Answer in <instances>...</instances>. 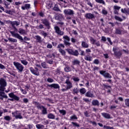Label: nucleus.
I'll return each mask as SVG.
<instances>
[{
	"label": "nucleus",
	"instance_id": "nucleus-21",
	"mask_svg": "<svg viewBox=\"0 0 129 129\" xmlns=\"http://www.w3.org/2000/svg\"><path fill=\"white\" fill-rule=\"evenodd\" d=\"M35 37L38 43H42L43 42V40H42V37H41V36L39 35H36Z\"/></svg>",
	"mask_w": 129,
	"mask_h": 129
},
{
	"label": "nucleus",
	"instance_id": "nucleus-31",
	"mask_svg": "<svg viewBox=\"0 0 129 129\" xmlns=\"http://www.w3.org/2000/svg\"><path fill=\"white\" fill-rule=\"evenodd\" d=\"M82 46L84 48H88V47H89V45H88V44H87V43H86L84 41H83L82 42Z\"/></svg>",
	"mask_w": 129,
	"mask_h": 129
},
{
	"label": "nucleus",
	"instance_id": "nucleus-30",
	"mask_svg": "<svg viewBox=\"0 0 129 129\" xmlns=\"http://www.w3.org/2000/svg\"><path fill=\"white\" fill-rule=\"evenodd\" d=\"M73 65H79L80 64V61L77 59H75L72 61Z\"/></svg>",
	"mask_w": 129,
	"mask_h": 129
},
{
	"label": "nucleus",
	"instance_id": "nucleus-25",
	"mask_svg": "<svg viewBox=\"0 0 129 129\" xmlns=\"http://www.w3.org/2000/svg\"><path fill=\"white\" fill-rule=\"evenodd\" d=\"M50 87H52L53 88H55V89H57L60 88V86L58 84H52L50 85Z\"/></svg>",
	"mask_w": 129,
	"mask_h": 129
},
{
	"label": "nucleus",
	"instance_id": "nucleus-58",
	"mask_svg": "<svg viewBox=\"0 0 129 129\" xmlns=\"http://www.w3.org/2000/svg\"><path fill=\"white\" fill-rule=\"evenodd\" d=\"M94 44L98 47H99V46H100V42H99V41H96V42H95Z\"/></svg>",
	"mask_w": 129,
	"mask_h": 129
},
{
	"label": "nucleus",
	"instance_id": "nucleus-60",
	"mask_svg": "<svg viewBox=\"0 0 129 129\" xmlns=\"http://www.w3.org/2000/svg\"><path fill=\"white\" fill-rule=\"evenodd\" d=\"M53 81H54V80H53V79H51V78H48L47 79V82H49V83H52L53 82Z\"/></svg>",
	"mask_w": 129,
	"mask_h": 129
},
{
	"label": "nucleus",
	"instance_id": "nucleus-36",
	"mask_svg": "<svg viewBox=\"0 0 129 129\" xmlns=\"http://www.w3.org/2000/svg\"><path fill=\"white\" fill-rule=\"evenodd\" d=\"M20 61L22 63V64L24 65L25 66H27V65H28V62L26 60H20Z\"/></svg>",
	"mask_w": 129,
	"mask_h": 129
},
{
	"label": "nucleus",
	"instance_id": "nucleus-37",
	"mask_svg": "<svg viewBox=\"0 0 129 129\" xmlns=\"http://www.w3.org/2000/svg\"><path fill=\"white\" fill-rule=\"evenodd\" d=\"M114 54L117 57H119V56H121V55H122V53H121V52L120 51H114Z\"/></svg>",
	"mask_w": 129,
	"mask_h": 129
},
{
	"label": "nucleus",
	"instance_id": "nucleus-51",
	"mask_svg": "<svg viewBox=\"0 0 129 129\" xmlns=\"http://www.w3.org/2000/svg\"><path fill=\"white\" fill-rule=\"evenodd\" d=\"M90 40L91 42H92V44H94L95 43V42H96V40L94 39V38L92 37H90Z\"/></svg>",
	"mask_w": 129,
	"mask_h": 129
},
{
	"label": "nucleus",
	"instance_id": "nucleus-53",
	"mask_svg": "<svg viewBox=\"0 0 129 129\" xmlns=\"http://www.w3.org/2000/svg\"><path fill=\"white\" fill-rule=\"evenodd\" d=\"M73 79L74 81H76V82H78L80 80V79H79L78 77H73Z\"/></svg>",
	"mask_w": 129,
	"mask_h": 129
},
{
	"label": "nucleus",
	"instance_id": "nucleus-61",
	"mask_svg": "<svg viewBox=\"0 0 129 129\" xmlns=\"http://www.w3.org/2000/svg\"><path fill=\"white\" fill-rule=\"evenodd\" d=\"M94 63L97 64H99V60H98L97 59H95L94 60Z\"/></svg>",
	"mask_w": 129,
	"mask_h": 129
},
{
	"label": "nucleus",
	"instance_id": "nucleus-26",
	"mask_svg": "<svg viewBox=\"0 0 129 129\" xmlns=\"http://www.w3.org/2000/svg\"><path fill=\"white\" fill-rule=\"evenodd\" d=\"M8 40L10 43H17L18 42V40L17 39L13 38H9Z\"/></svg>",
	"mask_w": 129,
	"mask_h": 129
},
{
	"label": "nucleus",
	"instance_id": "nucleus-23",
	"mask_svg": "<svg viewBox=\"0 0 129 129\" xmlns=\"http://www.w3.org/2000/svg\"><path fill=\"white\" fill-rule=\"evenodd\" d=\"M101 114L105 118H110V115L107 113L103 112Z\"/></svg>",
	"mask_w": 129,
	"mask_h": 129
},
{
	"label": "nucleus",
	"instance_id": "nucleus-52",
	"mask_svg": "<svg viewBox=\"0 0 129 129\" xmlns=\"http://www.w3.org/2000/svg\"><path fill=\"white\" fill-rule=\"evenodd\" d=\"M125 104L126 105V106H129V99H127L125 100Z\"/></svg>",
	"mask_w": 129,
	"mask_h": 129
},
{
	"label": "nucleus",
	"instance_id": "nucleus-22",
	"mask_svg": "<svg viewBox=\"0 0 129 129\" xmlns=\"http://www.w3.org/2000/svg\"><path fill=\"white\" fill-rule=\"evenodd\" d=\"M18 32L19 34H21V35H27V32L26 31V30L22 28H19Z\"/></svg>",
	"mask_w": 129,
	"mask_h": 129
},
{
	"label": "nucleus",
	"instance_id": "nucleus-55",
	"mask_svg": "<svg viewBox=\"0 0 129 129\" xmlns=\"http://www.w3.org/2000/svg\"><path fill=\"white\" fill-rule=\"evenodd\" d=\"M47 49H52L53 48V46H52V44L50 43H48L47 45Z\"/></svg>",
	"mask_w": 129,
	"mask_h": 129
},
{
	"label": "nucleus",
	"instance_id": "nucleus-5",
	"mask_svg": "<svg viewBox=\"0 0 129 129\" xmlns=\"http://www.w3.org/2000/svg\"><path fill=\"white\" fill-rule=\"evenodd\" d=\"M63 43L66 46H70L71 45V43H70V37H69L67 35H65L63 36Z\"/></svg>",
	"mask_w": 129,
	"mask_h": 129
},
{
	"label": "nucleus",
	"instance_id": "nucleus-11",
	"mask_svg": "<svg viewBox=\"0 0 129 129\" xmlns=\"http://www.w3.org/2000/svg\"><path fill=\"white\" fill-rule=\"evenodd\" d=\"M42 24L44 25V26L47 27V29L48 30L51 29V26H50V23L47 19H42L41 20Z\"/></svg>",
	"mask_w": 129,
	"mask_h": 129
},
{
	"label": "nucleus",
	"instance_id": "nucleus-64",
	"mask_svg": "<svg viewBox=\"0 0 129 129\" xmlns=\"http://www.w3.org/2000/svg\"><path fill=\"white\" fill-rule=\"evenodd\" d=\"M124 11L126 13V14H128V15H129V8L124 9Z\"/></svg>",
	"mask_w": 129,
	"mask_h": 129
},
{
	"label": "nucleus",
	"instance_id": "nucleus-2",
	"mask_svg": "<svg viewBox=\"0 0 129 129\" xmlns=\"http://www.w3.org/2000/svg\"><path fill=\"white\" fill-rule=\"evenodd\" d=\"M13 117H15L16 119H23V116H22V113L20 111H15L12 113Z\"/></svg>",
	"mask_w": 129,
	"mask_h": 129
},
{
	"label": "nucleus",
	"instance_id": "nucleus-63",
	"mask_svg": "<svg viewBox=\"0 0 129 129\" xmlns=\"http://www.w3.org/2000/svg\"><path fill=\"white\" fill-rule=\"evenodd\" d=\"M0 69H6V67L4 64L0 63Z\"/></svg>",
	"mask_w": 129,
	"mask_h": 129
},
{
	"label": "nucleus",
	"instance_id": "nucleus-28",
	"mask_svg": "<svg viewBox=\"0 0 129 129\" xmlns=\"http://www.w3.org/2000/svg\"><path fill=\"white\" fill-rule=\"evenodd\" d=\"M53 11H55L56 12H61V10L59 9L57 5H55L53 8Z\"/></svg>",
	"mask_w": 129,
	"mask_h": 129
},
{
	"label": "nucleus",
	"instance_id": "nucleus-57",
	"mask_svg": "<svg viewBox=\"0 0 129 129\" xmlns=\"http://www.w3.org/2000/svg\"><path fill=\"white\" fill-rule=\"evenodd\" d=\"M102 13L103 15H107V11L104 9L102 10Z\"/></svg>",
	"mask_w": 129,
	"mask_h": 129
},
{
	"label": "nucleus",
	"instance_id": "nucleus-43",
	"mask_svg": "<svg viewBox=\"0 0 129 129\" xmlns=\"http://www.w3.org/2000/svg\"><path fill=\"white\" fill-rule=\"evenodd\" d=\"M42 109V114H47V109L45 107H43Z\"/></svg>",
	"mask_w": 129,
	"mask_h": 129
},
{
	"label": "nucleus",
	"instance_id": "nucleus-48",
	"mask_svg": "<svg viewBox=\"0 0 129 129\" xmlns=\"http://www.w3.org/2000/svg\"><path fill=\"white\" fill-rule=\"evenodd\" d=\"M59 112L62 114V115L66 114V111H65V110H59Z\"/></svg>",
	"mask_w": 129,
	"mask_h": 129
},
{
	"label": "nucleus",
	"instance_id": "nucleus-35",
	"mask_svg": "<svg viewBox=\"0 0 129 129\" xmlns=\"http://www.w3.org/2000/svg\"><path fill=\"white\" fill-rule=\"evenodd\" d=\"M0 96H3L5 98H8V96L6 95V93L4 92L0 91Z\"/></svg>",
	"mask_w": 129,
	"mask_h": 129
},
{
	"label": "nucleus",
	"instance_id": "nucleus-8",
	"mask_svg": "<svg viewBox=\"0 0 129 129\" xmlns=\"http://www.w3.org/2000/svg\"><path fill=\"white\" fill-rule=\"evenodd\" d=\"M100 74L101 75H102L105 78H112V77H111V75L109 74L108 73H106V72L104 71H100Z\"/></svg>",
	"mask_w": 129,
	"mask_h": 129
},
{
	"label": "nucleus",
	"instance_id": "nucleus-39",
	"mask_svg": "<svg viewBox=\"0 0 129 129\" xmlns=\"http://www.w3.org/2000/svg\"><path fill=\"white\" fill-rule=\"evenodd\" d=\"M80 92L81 94H85V93L86 92V90L85 88H82L80 90Z\"/></svg>",
	"mask_w": 129,
	"mask_h": 129
},
{
	"label": "nucleus",
	"instance_id": "nucleus-18",
	"mask_svg": "<svg viewBox=\"0 0 129 129\" xmlns=\"http://www.w3.org/2000/svg\"><path fill=\"white\" fill-rule=\"evenodd\" d=\"M31 8V5L29 4H25L24 6H22L21 9L23 11L25 10H29Z\"/></svg>",
	"mask_w": 129,
	"mask_h": 129
},
{
	"label": "nucleus",
	"instance_id": "nucleus-1",
	"mask_svg": "<svg viewBox=\"0 0 129 129\" xmlns=\"http://www.w3.org/2000/svg\"><path fill=\"white\" fill-rule=\"evenodd\" d=\"M13 65L16 68L19 73H22L24 71V66L18 62H13Z\"/></svg>",
	"mask_w": 129,
	"mask_h": 129
},
{
	"label": "nucleus",
	"instance_id": "nucleus-27",
	"mask_svg": "<svg viewBox=\"0 0 129 129\" xmlns=\"http://www.w3.org/2000/svg\"><path fill=\"white\" fill-rule=\"evenodd\" d=\"M47 117L49 119H55V115H53L52 113H49L47 115Z\"/></svg>",
	"mask_w": 129,
	"mask_h": 129
},
{
	"label": "nucleus",
	"instance_id": "nucleus-40",
	"mask_svg": "<svg viewBox=\"0 0 129 129\" xmlns=\"http://www.w3.org/2000/svg\"><path fill=\"white\" fill-rule=\"evenodd\" d=\"M95 2L98 3V4H102L103 5H105V2H104V1L103 0H95Z\"/></svg>",
	"mask_w": 129,
	"mask_h": 129
},
{
	"label": "nucleus",
	"instance_id": "nucleus-44",
	"mask_svg": "<svg viewBox=\"0 0 129 129\" xmlns=\"http://www.w3.org/2000/svg\"><path fill=\"white\" fill-rule=\"evenodd\" d=\"M77 116L76 115H73L70 117V120H74V119H77Z\"/></svg>",
	"mask_w": 129,
	"mask_h": 129
},
{
	"label": "nucleus",
	"instance_id": "nucleus-10",
	"mask_svg": "<svg viewBox=\"0 0 129 129\" xmlns=\"http://www.w3.org/2000/svg\"><path fill=\"white\" fill-rule=\"evenodd\" d=\"M55 33L59 35V36H63L64 35V32L60 30V28L58 26H55L54 27Z\"/></svg>",
	"mask_w": 129,
	"mask_h": 129
},
{
	"label": "nucleus",
	"instance_id": "nucleus-34",
	"mask_svg": "<svg viewBox=\"0 0 129 129\" xmlns=\"http://www.w3.org/2000/svg\"><path fill=\"white\" fill-rule=\"evenodd\" d=\"M58 51L60 53H61V55H62V56H66V52L64 51V50L62 49H58Z\"/></svg>",
	"mask_w": 129,
	"mask_h": 129
},
{
	"label": "nucleus",
	"instance_id": "nucleus-62",
	"mask_svg": "<svg viewBox=\"0 0 129 129\" xmlns=\"http://www.w3.org/2000/svg\"><path fill=\"white\" fill-rule=\"evenodd\" d=\"M21 91H22L23 94H26L27 93V91L23 89H20Z\"/></svg>",
	"mask_w": 129,
	"mask_h": 129
},
{
	"label": "nucleus",
	"instance_id": "nucleus-20",
	"mask_svg": "<svg viewBox=\"0 0 129 129\" xmlns=\"http://www.w3.org/2000/svg\"><path fill=\"white\" fill-rule=\"evenodd\" d=\"M92 105H94L95 106H99V101L97 100H93L92 101Z\"/></svg>",
	"mask_w": 129,
	"mask_h": 129
},
{
	"label": "nucleus",
	"instance_id": "nucleus-56",
	"mask_svg": "<svg viewBox=\"0 0 129 129\" xmlns=\"http://www.w3.org/2000/svg\"><path fill=\"white\" fill-rule=\"evenodd\" d=\"M115 33L116 34L120 35V34H121V31H120V30L116 29L115 30Z\"/></svg>",
	"mask_w": 129,
	"mask_h": 129
},
{
	"label": "nucleus",
	"instance_id": "nucleus-29",
	"mask_svg": "<svg viewBox=\"0 0 129 129\" xmlns=\"http://www.w3.org/2000/svg\"><path fill=\"white\" fill-rule=\"evenodd\" d=\"M36 126L37 129H42L45 127V126H44V125L41 124H37L36 125Z\"/></svg>",
	"mask_w": 129,
	"mask_h": 129
},
{
	"label": "nucleus",
	"instance_id": "nucleus-3",
	"mask_svg": "<svg viewBox=\"0 0 129 129\" xmlns=\"http://www.w3.org/2000/svg\"><path fill=\"white\" fill-rule=\"evenodd\" d=\"M0 91H5V89H6L5 87L7 86V82H6V80L1 79L0 80Z\"/></svg>",
	"mask_w": 129,
	"mask_h": 129
},
{
	"label": "nucleus",
	"instance_id": "nucleus-7",
	"mask_svg": "<svg viewBox=\"0 0 129 129\" xmlns=\"http://www.w3.org/2000/svg\"><path fill=\"white\" fill-rule=\"evenodd\" d=\"M63 14L66 16H73L74 15V11L71 9H65L63 11Z\"/></svg>",
	"mask_w": 129,
	"mask_h": 129
},
{
	"label": "nucleus",
	"instance_id": "nucleus-12",
	"mask_svg": "<svg viewBox=\"0 0 129 129\" xmlns=\"http://www.w3.org/2000/svg\"><path fill=\"white\" fill-rule=\"evenodd\" d=\"M35 70H34L32 67L30 68V70L33 74L36 75L37 76H39V75H40V73H39V71H38V68H35Z\"/></svg>",
	"mask_w": 129,
	"mask_h": 129
},
{
	"label": "nucleus",
	"instance_id": "nucleus-49",
	"mask_svg": "<svg viewBox=\"0 0 129 129\" xmlns=\"http://www.w3.org/2000/svg\"><path fill=\"white\" fill-rule=\"evenodd\" d=\"M41 66L43 67V68H44V69H47L48 67H47V65L46 64V62H42L41 63Z\"/></svg>",
	"mask_w": 129,
	"mask_h": 129
},
{
	"label": "nucleus",
	"instance_id": "nucleus-15",
	"mask_svg": "<svg viewBox=\"0 0 129 129\" xmlns=\"http://www.w3.org/2000/svg\"><path fill=\"white\" fill-rule=\"evenodd\" d=\"M6 1H4V5L5 6L6 9H10V7H9V6L11 5V3H13V0H6Z\"/></svg>",
	"mask_w": 129,
	"mask_h": 129
},
{
	"label": "nucleus",
	"instance_id": "nucleus-41",
	"mask_svg": "<svg viewBox=\"0 0 129 129\" xmlns=\"http://www.w3.org/2000/svg\"><path fill=\"white\" fill-rule=\"evenodd\" d=\"M114 19L116 20V21H119V22H122V19H121V18H120L118 16H114Z\"/></svg>",
	"mask_w": 129,
	"mask_h": 129
},
{
	"label": "nucleus",
	"instance_id": "nucleus-13",
	"mask_svg": "<svg viewBox=\"0 0 129 129\" xmlns=\"http://www.w3.org/2000/svg\"><path fill=\"white\" fill-rule=\"evenodd\" d=\"M85 18H86V19H88V20H92V19H94L95 17L94 16V14L91 13H87L85 15Z\"/></svg>",
	"mask_w": 129,
	"mask_h": 129
},
{
	"label": "nucleus",
	"instance_id": "nucleus-33",
	"mask_svg": "<svg viewBox=\"0 0 129 129\" xmlns=\"http://www.w3.org/2000/svg\"><path fill=\"white\" fill-rule=\"evenodd\" d=\"M40 34H41L42 36H43L44 38H46L47 36H48V34H47V32H45L44 31H41L40 32Z\"/></svg>",
	"mask_w": 129,
	"mask_h": 129
},
{
	"label": "nucleus",
	"instance_id": "nucleus-32",
	"mask_svg": "<svg viewBox=\"0 0 129 129\" xmlns=\"http://www.w3.org/2000/svg\"><path fill=\"white\" fill-rule=\"evenodd\" d=\"M57 49H59V50H60V49H62H62H64V48H65V46H64V44L60 43L57 45Z\"/></svg>",
	"mask_w": 129,
	"mask_h": 129
},
{
	"label": "nucleus",
	"instance_id": "nucleus-45",
	"mask_svg": "<svg viewBox=\"0 0 129 129\" xmlns=\"http://www.w3.org/2000/svg\"><path fill=\"white\" fill-rule=\"evenodd\" d=\"M79 92V90L77 89V88H75L73 89V94H77Z\"/></svg>",
	"mask_w": 129,
	"mask_h": 129
},
{
	"label": "nucleus",
	"instance_id": "nucleus-9",
	"mask_svg": "<svg viewBox=\"0 0 129 129\" xmlns=\"http://www.w3.org/2000/svg\"><path fill=\"white\" fill-rule=\"evenodd\" d=\"M11 26L13 27V28H14V30H15V31H18V29H17V28H16V26H19V25L21 24V23H20V22H18V21H10V22Z\"/></svg>",
	"mask_w": 129,
	"mask_h": 129
},
{
	"label": "nucleus",
	"instance_id": "nucleus-19",
	"mask_svg": "<svg viewBox=\"0 0 129 129\" xmlns=\"http://www.w3.org/2000/svg\"><path fill=\"white\" fill-rule=\"evenodd\" d=\"M34 104H35V106H36V107L38 108V109H42L43 107L44 106L41 105V104L37 102H35L34 103Z\"/></svg>",
	"mask_w": 129,
	"mask_h": 129
},
{
	"label": "nucleus",
	"instance_id": "nucleus-46",
	"mask_svg": "<svg viewBox=\"0 0 129 129\" xmlns=\"http://www.w3.org/2000/svg\"><path fill=\"white\" fill-rule=\"evenodd\" d=\"M121 8L119 6H113V9L114 10H115L116 11H119V10H120Z\"/></svg>",
	"mask_w": 129,
	"mask_h": 129
},
{
	"label": "nucleus",
	"instance_id": "nucleus-14",
	"mask_svg": "<svg viewBox=\"0 0 129 129\" xmlns=\"http://www.w3.org/2000/svg\"><path fill=\"white\" fill-rule=\"evenodd\" d=\"M9 95L10 97L13 98L14 100H16L17 101H19V100H20V97H18L16 95H14V93H11L9 94Z\"/></svg>",
	"mask_w": 129,
	"mask_h": 129
},
{
	"label": "nucleus",
	"instance_id": "nucleus-17",
	"mask_svg": "<svg viewBox=\"0 0 129 129\" xmlns=\"http://www.w3.org/2000/svg\"><path fill=\"white\" fill-rule=\"evenodd\" d=\"M66 84H67V89H70V88H72V83L70 82V81H69L68 79L66 80Z\"/></svg>",
	"mask_w": 129,
	"mask_h": 129
},
{
	"label": "nucleus",
	"instance_id": "nucleus-54",
	"mask_svg": "<svg viewBox=\"0 0 129 129\" xmlns=\"http://www.w3.org/2000/svg\"><path fill=\"white\" fill-rule=\"evenodd\" d=\"M72 124H73V125H74L75 126H77L78 127H79V126H80V125H79V124L76 123V122H72Z\"/></svg>",
	"mask_w": 129,
	"mask_h": 129
},
{
	"label": "nucleus",
	"instance_id": "nucleus-50",
	"mask_svg": "<svg viewBox=\"0 0 129 129\" xmlns=\"http://www.w3.org/2000/svg\"><path fill=\"white\" fill-rule=\"evenodd\" d=\"M36 29H44V25L43 24H40L39 26L36 27Z\"/></svg>",
	"mask_w": 129,
	"mask_h": 129
},
{
	"label": "nucleus",
	"instance_id": "nucleus-24",
	"mask_svg": "<svg viewBox=\"0 0 129 129\" xmlns=\"http://www.w3.org/2000/svg\"><path fill=\"white\" fill-rule=\"evenodd\" d=\"M84 59L85 60H86V61H92V57L90 56L89 55H85Z\"/></svg>",
	"mask_w": 129,
	"mask_h": 129
},
{
	"label": "nucleus",
	"instance_id": "nucleus-47",
	"mask_svg": "<svg viewBox=\"0 0 129 129\" xmlns=\"http://www.w3.org/2000/svg\"><path fill=\"white\" fill-rule=\"evenodd\" d=\"M62 18V15L61 14H59L57 16H56L55 19L57 21H60L61 20V18Z\"/></svg>",
	"mask_w": 129,
	"mask_h": 129
},
{
	"label": "nucleus",
	"instance_id": "nucleus-4",
	"mask_svg": "<svg viewBox=\"0 0 129 129\" xmlns=\"http://www.w3.org/2000/svg\"><path fill=\"white\" fill-rule=\"evenodd\" d=\"M10 33L11 34L12 37L19 39V40H20L21 42H24V39H23V37L21 36V35H20V34L18 33H15V31H10Z\"/></svg>",
	"mask_w": 129,
	"mask_h": 129
},
{
	"label": "nucleus",
	"instance_id": "nucleus-42",
	"mask_svg": "<svg viewBox=\"0 0 129 129\" xmlns=\"http://www.w3.org/2000/svg\"><path fill=\"white\" fill-rule=\"evenodd\" d=\"M4 119H5V120H7L8 121H10V120L12 119V117H11L10 116H4Z\"/></svg>",
	"mask_w": 129,
	"mask_h": 129
},
{
	"label": "nucleus",
	"instance_id": "nucleus-38",
	"mask_svg": "<svg viewBox=\"0 0 129 129\" xmlns=\"http://www.w3.org/2000/svg\"><path fill=\"white\" fill-rule=\"evenodd\" d=\"M64 71L66 72H70L71 71V68L69 66H67L64 68Z\"/></svg>",
	"mask_w": 129,
	"mask_h": 129
},
{
	"label": "nucleus",
	"instance_id": "nucleus-59",
	"mask_svg": "<svg viewBox=\"0 0 129 129\" xmlns=\"http://www.w3.org/2000/svg\"><path fill=\"white\" fill-rule=\"evenodd\" d=\"M23 100L24 103H28L29 102V100L27 98H24Z\"/></svg>",
	"mask_w": 129,
	"mask_h": 129
},
{
	"label": "nucleus",
	"instance_id": "nucleus-16",
	"mask_svg": "<svg viewBox=\"0 0 129 129\" xmlns=\"http://www.w3.org/2000/svg\"><path fill=\"white\" fill-rule=\"evenodd\" d=\"M86 96L87 97H94V95L93 94V92H91V91H88L86 94H85Z\"/></svg>",
	"mask_w": 129,
	"mask_h": 129
},
{
	"label": "nucleus",
	"instance_id": "nucleus-6",
	"mask_svg": "<svg viewBox=\"0 0 129 129\" xmlns=\"http://www.w3.org/2000/svg\"><path fill=\"white\" fill-rule=\"evenodd\" d=\"M66 51H67L70 55H73L74 56H78L79 55V52H78L77 50H74L71 49H67Z\"/></svg>",
	"mask_w": 129,
	"mask_h": 129
}]
</instances>
